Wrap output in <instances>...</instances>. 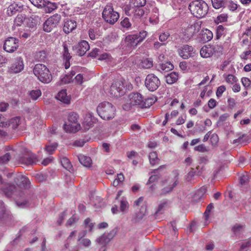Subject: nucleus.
I'll list each match as a JSON object with an SVG mask.
<instances>
[{"label":"nucleus","instance_id":"nucleus-30","mask_svg":"<svg viewBox=\"0 0 251 251\" xmlns=\"http://www.w3.org/2000/svg\"><path fill=\"white\" fill-rule=\"evenodd\" d=\"M56 99L61 101V102L68 104L70 101V98L67 95L66 90H62L58 93L56 96Z\"/></svg>","mask_w":251,"mask_h":251},{"label":"nucleus","instance_id":"nucleus-63","mask_svg":"<svg viewBox=\"0 0 251 251\" xmlns=\"http://www.w3.org/2000/svg\"><path fill=\"white\" fill-rule=\"evenodd\" d=\"M243 85L247 89L250 87L251 84V81L249 78L247 77H243L241 79Z\"/></svg>","mask_w":251,"mask_h":251},{"label":"nucleus","instance_id":"nucleus-53","mask_svg":"<svg viewBox=\"0 0 251 251\" xmlns=\"http://www.w3.org/2000/svg\"><path fill=\"white\" fill-rule=\"evenodd\" d=\"M24 20H25V17L23 15H22V14L18 15L14 20L15 24L17 26H20L22 25V24L23 23Z\"/></svg>","mask_w":251,"mask_h":251},{"label":"nucleus","instance_id":"nucleus-40","mask_svg":"<svg viewBox=\"0 0 251 251\" xmlns=\"http://www.w3.org/2000/svg\"><path fill=\"white\" fill-rule=\"evenodd\" d=\"M244 229V226L237 224L232 227V231L235 235H239L243 231Z\"/></svg>","mask_w":251,"mask_h":251},{"label":"nucleus","instance_id":"nucleus-50","mask_svg":"<svg viewBox=\"0 0 251 251\" xmlns=\"http://www.w3.org/2000/svg\"><path fill=\"white\" fill-rule=\"evenodd\" d=\"M121 25L123 28L128 29L131 27V24L128 18H125L121 22Z\"/></svg>","mask_w":251,"mask_h":251},{"label":"nucleus","instance_id":"nucleus-19","mask_svg":"<svg viewBox=\"0 0 251 251\" xmlns=\"http://www.w3.org/2000/svg\"><path fill=\"white\" fill-rule=\"evenodd\" d=\"M203 166L200 167V165H198L196 167V171L193 168H191L190 171L185 176L186 180L187 181L191 182L194 180L195 176H201L203 172Z\"/></svg>","mask_w":251,"mask_h":251},{"label":"nucleus","instance_id":"nucleus-1","mask_svg":"<svg viewBox=\"0 0 251 251\" xmlns=\"http://www.w3.org/2000/svg\"><path fill=\"white\" fill-rule=\"evenodd\" d=\"M16 187L14 185L11 183L5 184L4 187L2 188V191L7 197H11L13 195L19 196V198H17L16 202L18 206L20 207L24 208L30 205L29 201L25 194L23 191H20L17 194Z\"/></svg>","mask_w":251,"mask_h":251},{"label":"nucleus","instance_id":"nucleus-7","mask_svg":"<svg viewBox=\"0 0 251 251\" xmlns=\"http://www.w3.org/2000/svg\"><path fill=\"white\" fill-rule=\"evenodd\" d=\"M143 97L139 93H131L128 96V100L123 105V109L126 111L130 110L132 106H138L142 108Z\"/></svg>","mask_w":251,"mask_h":251},{"label":"nucleus","instance_id":"nucleus-26","mask_svg":"<svg viewBox=\"0 0 251 251\" xmlns=\"http://www.w3.org/2000/svg\"><path fill=\"white\" fill-rule=\"evenodd\" d=\"M112 236L110 234H103L98 238L96 241V243L105 247V246L110 242Z\"/></svg>","mask_w":251,"mask_h":251},{"label":"nucleus","instance_id":"nucleus-60","mask_svg":"<svg viewBox=\"0 0 251 251\" xmlns=\"http://www.w3.org/2000/svg\"><path fill=\"white\" fill-rule=\"evenodd\" d=\"M194 150L195 151H198L201 152H205L208 151V150L206 148V147L203 144H201L197 146H196L194 148Z\"/></svg>","mask_w":251,"mask_h":251},{"label":"nucleus","instance_id":"nucleus-5","mask_svg":"<svg viewBox=\"0 0 251 251\" xmlns=\"http://www.w3.org/2000/svg\"><path fill=\"white\" fill-rule=\"evenodd\" d=\"M78 115L74 112H70L68 115V123L64 125V129L66 132L75 133L80 128V124L77 123Z\"/></svg>","mask_w":251,"mask_h":251},{"label":"nucleus","instance_id":"nucleus-4","mask_svg":"<svg viewBox=\"0 0 251 251\" xmlns=\"http://www.w3.org/2000/svg\"><path fill=\"white\" fill-rule=\"evenodd\" d=\"M33 72L34 75L42 82L49 83L52 80V75L47 67L42 64L35 65Z\"/></svg>","mask_w":251,"mask_h":251},{"label":"nucleus","instance_id":"nucleus-39","mask_svg":"<svg viewBox=\"0 0 251 251\" xmlns=\"http://www.w3.org/2000/svg\"><path fill=\"white\" fill-rule=\"evenodd\" d=\"M177 184V181L176 179L175 178V179L172 182V184L170 183L169 184V186L164 187L162 190L161 194L164 195L167 193L171 192V191H172L173 188L176 186Z\"/></svg>","mask_w":251,"mask_h":251},{"label":"nucleus","instance_id":"nucleus-10","mask_svg":"<svg viewBox=\"0 0 251 251\" xmlns=\"http://www.w3.org/2000/svg\"><path fill=\"white\" fill-rule=\"evenodd\" d=\"M223 50L221 46H203L200 50V54L202 58H209L215 52H222Z\"/></svg>","mask_w":251,"mask_h":251},{"label":"nucleus","instance_id":"nucleus-23","mask_svg":"<svg viewBox=\"0 0 251 251\" xmlns=\"http://www.w3.org/2000/svg\"><path fill=\"white\" fill-rule=\"evenodd\" d=\"M138 40L137 34L128 35L125 38V42L127 45L133 48H136L140 43Z\"/></svg>","mask_w":251,"mask_h":251},{"label":"nucleus","instance_id":"nucleus-45","mask_svg":"<svg viewBox=\"0 0 251 251\" xmlns=\"http://www.w3.org/2000/svg\"><path fill=\"white\" fill-rule=\"evenodd\" d=\"M225 27L222 25H219L217 27L216 33V39H219L225 34Z\"/></svg>","mask_w":251,"mask_h":251},{"label":"nucleus","instance_id":"nucleus-27","mask_svg":"<svg viewBox=\"0 0 251 251\" xmlns=\"http://www.w3.org/2000/svg\"><path fill=\"white\" fill-rule=\"evenodd\" d=\"M77 158L79 162L84 167L90 168L92 164L91 158L83 154H79L77 155Z\"/></svg>","mask_w":251,"mask_h":251},{"label":"nucleus","instance_id":"nucleus-48","mask_svg":"<svg viewBox=\"0 0 251 251\" xmlns=\"http://www.w3.org/2000/svg\"><path fill=\"white\" fill-rule=\"evenodd\" d=\"M133 6L143 7L146 4V0H130Z\"/></svg>","mask_w":251,"mask_h":251},{"label":"nucleus","instance_id":"nucleus-33","mask_svg":"<svg viewBox=\"0 0 251 251\" xmlns=\"http://www.w3.org/2000/svg\"><path fill=\"white\" fill-rule=\"evenodd\" d=\"M8 127L10 126L13 129H16L21 124V118L20 117H15L8 121Z\"/></svg>","mask_w":251,"mask_h":251},{"label":"nucleus","instance_id":"nucleus-52","mask_svg":"<svg viewBox=\"0 0 251 251\" xmlns=\"http://www.w3.org/2000/svg\"><path fill=\"white\" fill-rule=\"evenodd\" d=\"M168 202L166 201H163L162 203L159 204L158 208L155 212L154 215H157L159 213H161L165 207L167 206Z\"/></svg>","mask_w":251,"mask_h":251},{"label":"nucleus","instance_id":"nucleus-44","mask_svg":"<svg viewBox=\"0 0 251 251\" xmlns=\"http://www.w3.org/2000/svg\"><path fill=\"white\" fill-rule=\"evenodd\" d=\"M12 154L11 152L6 153L0 156V164H6L11 159Z\"/></svg>","mask_w":251,"mask_h":251},{"label":"nucleus","instance_id":"nucleus-24","mask_svg":"<svg viewBox=\"0 0 251 251\" xmlns=\"http://www.w3.org/2000/svg\"><path fill=\"white\" fill-rule=\"evenodd\" d=\"M63 56L65 61L64 66L65 69H68L70 66V60L72 58L69 52L68 46L66 44H63Z\"/></svg>","mask_w":251,"mask_h":251},{"label":"nucleus","instance_id":"nucleus-37","mask_svg":"<svg viewBox=\"0 0 251 251\" xmlns=\"http://www.w3.org/2000/svg\"><path fill=\"white\" fill-rule=\"evenodd\" d=\"M140 66L144 69H150L153 66V61L150 58H144L141 60Z\"/></svg>","mask_w":251,"mask_h":251},{"label":"nucleus","instance_id":"nucleus-20","mask_svg":"<svg viewBox=\"0 0 251 251\" xmlns=\"http://www.w3.org/2000/svg\"><path fill=\"white\" fill-rule=\"evenodd\" d=\"M14 182L20 187L24 188H27L30 184L28 178L20 174L14 177Z\"/></svg>","mask_w":251,"mask_h":251},{"label":"nucleus","instance_id":"nucleus-47","mask_svg":"<svg viewBox=\"0 0 251 251\" xmlns=\"http://www.w3.org/2000/svg\"><path fill=\"white\" fill-rule=\"evenodd\" d=\"M41 95V92L40 90H32L29 92L30 98L33 100H36Z\"/></svg>","mask_w":251,"mask_h":251},{"label":"nucleus","instance_id":"nucleus-6","mask_svg":"<svg viewBox=\"0 0 251 251\" xmlns=\"http://www.w3.org/2000/svg\"><path fill=\"white\" fill-rule=\"evenodd\" d=\"M102 17L105 22L113 25L119 18V13L114 10L112 4H107L104 8Z\"/></svg>","mask_w":251,"mask_h":251},{"label":"nucleus","instance_id":"nucleus-56","mask_svg":"<svg viewBox=\"0 0 251 251\" xmlns=\"http://www.w3.org/2000/svg\"><path fill=\"white\" fill-rule=\"evenodd\" d=\"M170 36V33L168 31L162 33L159 37V40L160 42H163L166 41Z\"/></svg>","mask_w":251,"mask_h":251},{"label":"nucleus","instance_id":"nucleus-42","mask_svg":"<svg viewBox=\"0 0 251 251\" xmlns=\"http://www.w3.org/2000/svg\"><path fill=\"white\" fill-rule=\"evenodd\" d=\"M135 6H133L132 4L131 1L128 4H127L124 7V10L125 11V13L127 16H130L132 14H133L134 11H135Z\"/></svg>","mask_w":251,"mask_h":251},{"label":"nucleus","instance_id":"nucleus-36","mask_svg":"<svg viewBox=\"0 0 251 251\" xmlns=\"http://www.w3.org/2000/svg\"><path fill=\"white\" fill-rule=\"evenodd\" d=\"M94 122L90 116H86L84 118L83 123V126L85 130H88L91 127L93 126Z\"/></svg>","mask_w":251,"mask_h":251},{"label":"nucleus","instance_id":"nucleus-13","mask_svg":"<svg viewBox=\"0 0 251 251\" xmlns=\"http://www.w3.org/2000/svg\"><path fill=\"white\" fill-rule=\"evenodd\" d=\"M201 26L198 23L188 26L184 32L183 39L186 42L190 40L200 30Z\"/></svg>","mask_w":251,"mask_h":251},{"label":"nucleus","instance_id":"nucleus-51","mask_svg":"<svg viewBox=\"0 0 251 251\" xmlns=\"http://www.w3.org/2000/svg\"><path fill=\"white\" fill-rule=\"evenodd\" d=\"M45 7H47L48 8L49 12H51L53 10L57 8L56 3L50 2L48 0H45Z\"/></svg>","mask_w":251,"mask_h":251},{"label":"nucleus","instance_id":"nucleus-9","mask_svg":"<svg viewBox=\"0 0 251 251\" xmlns=\"http://www.w3.org/2000/svg\"><path fill=\"white\" fill-rule=\"evenodd\" d=\"M145 85L150 91L153 92L157 90L160 85V81L154 74H150L147 75L145 78Z\"/></svg>","mask_w":251,"mask_h":251},{"label":"nucleus","instance_id":"nucleus-2","mask_svg":"<svg viewBox=\"0 0 251 251\" xmlns=\"http://www.w3.org/2000/svg\"><path fill=\"white\" fill-rule=\"evenodd\" d=\"M189 9L191 13L198 18L204 17L208 11L207 4L202 0H196L191 2Z\"/></svg>","mask_w":251,"mask_h":251},{"label":"nucleus","instance_id":"nucleus-41","mask_svg":"<svg viewBox=\"0 0 251 251\" xmlns=\"http://www.w3.org/2000/svg\"><path fill=\"white\" fill-rule=\"evenodd\" d=\"M57 146L58 144L56 143H51L46 146L45 151L49 154H52L56 150Z\"/></svg>","mask_w":251,"mask_h":251},{"label":"nucleus","instance_id":"nucleus-62","mask_svg":"<svg viewBox=\"0 0 251 251\" xmlns=\"http://www.w3.org/2000/svg\"><path fill=\"white\" fill-rule=\"evenodd\" d=\"M8 125V121L1 114H0V127H7Z\"/></svg>","mask_w":251,"mask_h":251},{"label":"nucleus","instance_id":"nucleus-32","mask_svg":"<svg viewBox=\"0 0 251 251\" xmlns=\"http://www.w3.org/2000/svg\"><path fill=\"white\" fill-rule=\"evenodd\" d=\"M157 100L155 97L151 96L146 99H143L142 108H147L150 107Z\"/></svg>","mask_w":251,"mask_h":251},{"label":"nucleus","instance_id":"nucleus-54","mask_svg":"<svg viewBox=\"0 0 251 251\" xmlns=\"http://www.w3.org/2000/svg\"><path fill=\"white\" fill-rule=\"evenodd\" d=\"M36 57L39 61H44L46 57V52L44 51H40L37 53Z\"/></svg>","mask_w":251,"mask_h":251},{"label":"nucleus","instance_id":"nucleus-35","mask_svg":"<svg viewBox=\"0 0 251 251\" xmlns=\"http://www.w3.org/2000/svg\"><path fill=\"white\" fill-rule=\"evenodd\" d=\"M60 161L62 166L66 170L71 172L73 169V166L69 159L66 157L63 156L60 158Z\"/></svg>","mask_w":251,"mask_h":251},{"label":"nucleus","instance_id":"nucleus-64","mask_svg":"<svg viewBox=\"0 0 251 251\" xmlns=\"http://www.w3.org/2000/svg\"><path fill=\"white\" fill-rule=\"evenodd\" d=\"M249 176L247 173L242 175L239 177L240 182L241 185L245 184L249 180Z\"/></svg>","mask_w":251,"mask_h":251},{"label":"nucleus","instance_id":"nucleus-11","mask_svg":"<svg viewBox=\"0 0 251 251\" xmlns=\"http://www.w3.org/2000/svg\"><path fill=\"white\" fill-rule=\"evenodd\" d=\"M61 16L59 14H55L48 18L43 24V30L47 32H50L59 24Z\"/></svg>","mask_w":251,"mask_h":251},{"label":"nucleus","instance_id":"nucleus-16","mask_svg":"<svg viewBox=\"0 0 251 251\" xmlns=\"http://www.w3.org/2000/svg\"><path fill=\"white\" fill-rule=\"evenodd\" d=\"M89 49L90 46L88 43L85 40L81 41L77 45L73 47V50H75L76 54L80 56L84 55Z\"/></svg>","mask_w":251,"mask_h":251},{"label":"nucleus","instance_id":"nucleus-15","mask_svg":"<svg viewBox=\"0 0 251 251\" xmlns=\"http://www.w3.org/2000/svg\"><path fill=\"white\" fill-rule=\"evenodd\" d=\"M19 40L14 37H9L4 42L3 49L6 52H13L19 47Z\"/></svg>","mask_w":251,"mask_h":251},{"label":"nucleus","instance_id":"nucleus-12","mask_svg":"<svg viewBox=\"0 0 251 251\" xmlns=\"http://www.w3.org/2000/svg\"><path fill=\"white\" fill-rule=\"evenodd\" d=\"M110 93L112 96L117 98L124 95L125 91L123 82L120 80L113 82L110 88Z\"/></svg>","mask_w":251,"mask_h":251},{"label":"nucleus","instance_id":"nucleus-14","mask_svg":"<svg viewBox=\"0 0 251 251\" xmlns=\"http://www.w3.org/2000/svg\"><path fill=\"white\" fill-rule=\"evenodd\" d=\"M24 69L23 59L21 57H17L13 60L11 66L9 68V72L11 73L17 74L22 72Z\"/></svg>","mask_w":251,"mask_h":251},{"label":"nucleus","instance_id":"nucleus-21","mask_svg":"<svg viewBox=\"0 0 251 251\" xmlns=\"http://www.w3.org/2000/svg\"><path fill=\"white\" fill-rule=\"evenodd\" d=\"M213 37V33L208 29H203L200 34V41L205 43L210 41Z\"/></svg>","mask_w":251,"mask_h":251},{"label":"nucleus","instance_id":"nucleus-58","mask_svg":"<svg viewBox=\"0 0 251 251\" xmlns=\"http://www.w3.org/2000/svg\"><path fill=\"white\" fill-rule=\"evenodd\" d=\"M227 8L231 11H235L238 7V5L236 4L235 2L232 0H230L228 1L227 4Z\"/></svg>","mask_w":251,"mask_h":251},{"label":"nucleus","instance_id":"nucleus-28","mask_svg":"<svg viewBox=\"0 0 251 251\" xmlns=\"http://www.w3.org/2000/svg\"><path fill=\"white\" fill-rule=\"evenodd\" d=\"M40 23V18L35 15H32L27 20L26 25L30 28L35 27Z\"/></svg>","mask_w":251,"mask_h":251},{"label":"nucleus","instance_id":"nucleus-18","mask_svg":"<svg viewBox=\"0 0 251 251\" xmlns=\"http://www.w3.org/2000/svg\"><path fill=\"white\" fill-rule=\"evenodd\" d=\"M178 52L182 58L186 59L193 56V48L188 45H185L178 50Z\"/></svg>","mask_w":251,"mask_h":251},{"label":"nucleus","instance_id":"nucleus-49","mask_svg":"<svg viewBox=\"0 0 251 251\" xmlns=\"http://www.w3.org/2000/svg\"><path fill=\"white\" fill-rule=\"evenodd\" d=\"M213 7L215 9H219L224 4V0H211Z\"/></svg>","mask_w":251,"mask_h":251},{"label":"nucleus","instance_id":"nucleus-38","mask_svg":"<svg viewBox=\"0 0 251 251\" xmlns=\"http://www.w3.org/2000/svg\"><path fill=\"white\" fill-rule=\"evenodd\" d=\"M150 163L152 166L158 164L159 162V159L157 156V153L155 151L151 152L149 155Z\"/></svg>","mask_w":251,"mask_h":251},{"label":"nucleus","instance_id":"nucleus-61","mask_svg":"<svg viewBox=\"0 0 251 251\" xmlns=\"http://www.w3.org/2000/svg\"><path fill=\"white\" fill-rule=\"evenodd\" d=\"M133 14L135 16L140 17L144 14V11L140 8V7H135V11Z\"/></svg>","mask_w":251,"mask_h":251},{"label":"nucleus","instance_id":"nucleus-25","mask_svg":"<svg viewBox=\"0 0 251 251\" xmlns=\"http://www.w3.org/2000/svg\"><path fill=\"white\" fill-rule=\"evenodd\" d=\"M76 26V24L75 21L72 20H66L64 22L63 31L66 33H69L75 29Z\"/></svg>","mask_w":251,"mask_h":251},{"label":"nucleus","instance_id":"nucleus-59","mask_svg":"<svg viewBox=\"0 0 251 251\" xmlns=\"http://www.w3.org/2000/svg\"><path fill=\"white\" fill-rule=\"evenodd\" d=\"M147 34L148 33L145 30H142L138 34H137L138 41H139V43L142 42L146 38Z\"/></svg>","mask_w":251,"mask_h":251},{"label":"nucleus","instance_id":"nucleus-29","mask_svg":"<svg viewBox=\"0 0 251 251\" xmlns=\"http://www.w3.org/2000/svg\"><path fill=\"white\" fill-rule=\"evenodd\" d=\"M174 67L173 64L170 62L160 63L158 67V70L161 73L168 72L172 70Z\"/></svg>","mask_w":251,"mask_h":251},{"label":"nucleus","instance_id":"nucleus-22","mask_svg":"<svg viewBox=\"0 0 251 251\" xmlns=\"http://www.w3.org/2000/svg\"><path fill=\"white\" fill-rule=\"evenodd\" d=\"M24 9V5L22 4H17L13 3L11 4L7 8V13L11 16L16 13L17 12H21Z\"/></svg>","mask_w":251,"mask_h":251},{"label":"nucleus","instance_id":"nucleus-34","mask_svg":"<svg viewBox=\"0 0 251 251\" xmlns=\"http://www.w3.org/2000/svg\"><path fill=\"white\" fill-rule=\"evenodd\" d=\"M147 206L146 203H143L139 211L136 214V221L142 220L143 217L147 214Z\"/></svg>","mask_w":251,"mask_h":251},{"label":"nucleus","instance_id":"nucleus-46","mask_svg":"<svg viewBox=\"0 0 251 251\" xmlns=\"http://www.w3.org/2000/svg\"><path fill=\"white\" fill-rule=\"evenodd\" d=\"M31 3L35 6L39 8H42L45 7V0H29Z\"/></svg>","mask_w":251,"mask_h":251},{"label":"nucleus","instance_id":"nucleus-3","mask_svg":"<svg viewBox=\"0 0 251 251\" xmlns=\"http://www.w3.org/2000/svg\"><path fill=\"white\" fill-rule=\"evenodd\" d=\"M97 111L100 117L104 120H110L115 116V107L110 102L104 101L100 103Z\"/></svg>","mask_w":251,"mask_h":251},{"label":"nucleus","instance_id":"nucleus-57","mask_svg":"<svg viewBox=\"0 0 251 251\" xmlns=\"http://www.w3.org/2000/svg\"><path fill=\"white\" fill-rule=\"evenodd\" d=\"M226 81L229 84H233L237 81V79L234 75H228L226 77Z\"/></svg>","mask_w":251,"mask_h":251},{"label":"nucleus","instance_id":"nucleus-43","mask_svg":"<svg viewBox=\"0 0 251 251\" xmlns=\"http://www.w3.org/2000/svg\"><path fill=\"white\" fill-rule=\"evenodd\" d=\"M228 16L227 14L223 13L219 15L214 20V22L218 24L221 23L226 22L227 20Z\"/></svg>","mask_w":251,"mask_h":251},{"label":"nucleus","instance_id":"nucleus-55","mask_svg":"<svg viewBox=\"0 0 251 251\" xmlns=\"http://www.w3.org/2000/svg\"><path fill=\"white\" fill-rule=\"evenodd\" d=\"M128 208V202L126 200H122L120 201V210L124 212Z\"/></svg>","mask_w":251,"mask_h":251},{"label":"nucleus","instance_id":"nucleus-8","mask_svg":"<svg viewBox=\"0 0 251 251\" xmlns=\"http://www.w3.org/2000/svg\"><path fill=\"white\" fill-rule=\"evenodd\" d=\"M18 161L20 164L29 166L36 164L38 162V159L35 154L26 150L19 157Z\"/></svg>","mask_w":251,"mask_h":251},{"label":"nucleus","instance_id":"nucleus-17","mask_svg":"<svg viewBox=\"0 0 251 251\" xmlns=\"http://www.w3.org/2000/svg\"><path fill=\"white\" fill-rule=\"evenodd\" d=\"M12 219V215L1 201H0V222L7 223Z\"/></svg>","mask_w":251,"mask_h":251},{"label":"nucleus","instance_id":"nucleus-31","mask_svg":"<svg viewBox=\"0 0 251 251\" xmlns=\"http://www.w3.org/2000/svg\"><path fill=\"white\" fill-rule=\"evenodd\" d=\"M178 78V74L172 72L166 75V81L169 84H173L176 82Z\"/></svg>","mask_w":251,"mask_h":251}]
</instances>
